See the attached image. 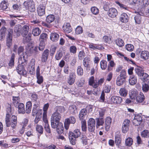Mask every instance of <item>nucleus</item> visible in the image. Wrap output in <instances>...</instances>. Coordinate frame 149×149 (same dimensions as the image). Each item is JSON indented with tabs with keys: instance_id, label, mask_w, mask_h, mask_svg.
<instances>
[{
	"instance_id": "1",
	"label": "nucleus",
	"mask_w": 149,
	"mask_h": 149,
	"mask_svg": "<svg viewBox=\"0 0 149 149\" xmlns=\"http://www.w3.org/2000/svg\"><path fill=\"white\" fill-rule=\"evenodd\" d=\"M52 128L56 129L57 132L61 134L63 132L64 128L63 123L60 121L51 122Z\"/></svg>"
},
{
	"instance_id": "2",
	"label": "nucleus",
	"mask_w": 149,
	"mask_h": 149,
	"mask_svg": "<svg viewBox=\"0 0 149 149\" xmlns=\"http://www.w3.org/2000/svg\"><path fill=\"white\" fill-rule=\"evenodd\" d=\"M10 114H7L6 115L5 118L6 124L7 127H11L13 130L16 128L17 123L10 120Z\"/></svg>"
},
{
	"instance_id": "3",
	"label": "nucleus",
	"mask_w": 149,
	"mask_h": 149,
	"mask_svg": "<svg viewBox=\"0 0 149 149\" xmlns=\"http://www.w3.org/2000/svg\"><path fill=\"white\" fill-rule=\"evenodd\" d=\"M23 5L26 8L31 12L35 11L36 10L35 4L32 1H25L23 3Z\"/></svg>"
},
{
	"instance_id": "4",
	"label": "nucleus",
	"mask_w": 149,
	"mask_h": 149,
	"mask_svg": "<svg viewBox=\"0 0 149 149\" xmlns=\"http://www.w3.org/2000/svg\"><path fill=\"white\" fill-rule=\"evenodd\" d=\"M95 121L93 118H90L88 121V129L90 132H94L95 130Z\"/></svg>"
},
{
	"instance_id": "5",
	"label": "nucleus",
	"mask_w": 149,
	"mask_h": 149,
	"mask_svg": "<svg viewBox=\"0 0 149 149\" xmlns=\"http://www.w3.org/2000/svg\"><path fill=\"white\" fill-rule=\"evenodd\" d=\"M26 65H23V64H19L16 68V70L17 73L20 75H23L26 77L27 72L24 69V66Z\"/></svg>"
},
{
	"instance_id": "6",
	"label": "nucleus",
	"mask_w": 149,
	"mask_h": 149,
	"mask_svg": "<svg viewBox=\"0 0 149 149\" xmlns=\"http://www.w3.org/2000/svg\"><path fill=\"white\" fill-rule=\"evenodd\" d=\"M76 119L73 116H70L69 118L65 119L64 122V127L66 130L68 129L70 123L74 124L76 122Z\"/></svg>"
},
{
	"instance_id": "7",
	"label": "nucleus",
	"mask_w": 149,
	"mask_h": 149,
	"mask_svg": "<svg viewBox=\"0 0 149 149\" xmlns=\"http://www.w3.org/2000/svg\"><path fill=\"white\" fill-rule=\"evenodd\" d=\"M130 121L128 119H125L123 122L122 127V131L124 133H126L129 130Z\"/></svg>"
},
{
	"instance_id": "8",
	"label": "nucleus",
	"mask_w": 149,
	"mask_h": 149,
	"mask_svg": "<svg viewBox=\"0 0 149 149\" xmlns=\"http://www.w3.org/2000/svg\"><path fill=\"white\" fill-rule=\"evenodd\" d=\"M107 14L110 17L113 18L116 17L118 15V11L115 8H111L109 9Z\"/></svg>"
},
{
	"instance_id": "9",
	"label": "nucleus",
	"mask_w": 149,
	"mask_h": 149,
	"mask_svg": "<svg viewBox=\"0 0 149 149\" xmlns=\"http://www.w3.org/2000/svg\"><path fill=\"white\" fill-rule=\"evenodd\" d=\"M111 102L112 104H120L122 102V98L118 96H113L110 99Z\"/></svg>"
},
{
	"instance_id": "10",
	"label": "nucleus",
	"mask_w": 149,
	"mask_h": 149,
	"mask_svg": "<svg viewBox=\"0 0 149 149\" xmlns=\"http://www.w3.org/2000/svg\"><path fill=\"white\" fill-rule=\"evenodd\" d=\"M26 52H25V54L23 53L22 55L20 56L19 58V63L23 64V65H26L27 61L28 56L26 55Z\"/></svg>"
},
{
	"instance_id": "11",
	"label": "nucleus",
	"mask_w": 149,
	"mask_h": 149,
	"mask_svg": "<svg viewBox=\"0 0 149 149\" xmlns=\"http://www.w3.org/2000/svg\"><path fill=\"white\" fill-rule=\"evenodd\" d=\"M22 29L21 25L19 24L16 25L14 28V33L13 36L15 37H17L20 35Z\"/></svg>"
},
{
	"instance_id": "12",
	"label": "nucleus",
	"mask_w": 149,
	"mask_h": 149,
	"mask_svg": "<svg viewBox=\"0 0 149 149\" xmlns=\"http://www.w3.org/2000/svg\"><path fill=\"white\" fill-rule=\"evenodd\" d=\"M61 119L60 114L57 112H55L52 114L51 118V122L60 121Z\"/></svg>"
},
{
	"instance_id": "13",
	"label": "nucleus",
	"mask_w": 149,
	"mask_h": 149,
	"mask_svg": "<svg viewBox=\"0 0 149 149\" xmlns=\"http://www.w3.org/2000/svg\"><path fill=\"white\" fill-rule=\"evenodd\" d=\"M76 79L75 73L72 72L70 73L67 82L70 85H72L74 83Z\"/></svg>"
},
{
	"instance_id": "14",
	"label": "nucleus",
	"mask_w": 149,
	"mask_h": 149,
	"mask_svg": "<svg viewBox=\"0 0 149 149\" xmlns=\"http://www.w3.org/2000/svg\"><path fill=\"white\" fill-rule=\"evenodd\" d=\"M63 30L65 33H68L72 31V28L69 23H65L63 27Z\"/></svg>"
},
{
	"instance_id": "15",
	"label": "nucleus",
	"mask_w": 149,
	"mask_h": 149,
	"mask_svg": "<svg viewBox=\"0 0 149 149\" xmlns=\"http://www.w3.org/2000/svg\"><path fill=\"white\" fill-rule=\"evenodd\" d=\"M144 15V14L142 12L137 13L134 17L135 23L137 24H140L141 22V16Z\"/></svg>"
},
{
	"instance_id": "16",
	"label": "nucleus",
	"mask_w": 149,
	"mask_h": 149,
	"mask_svg": "<svg viewBox=\"0 0 149 149\" xmlns=\"http://www.w3.org/2000/svg\"><path fill=\"white\" fill-rule=\"evenodd\" d=\"M45 7L42 5H39L37 8V11L38 15L42 16L45 13Z\"/></svg>"
},
{
	"instance_id": "17",
	"label": "nucleus",
	"mask_w": 149,
	"mask_h": 149,
	"mask_svg": "<svg viewBox=\"0 0 149 149\" xmlns=\"http://www.w3.org/2000/svg\"><path fill=\"white\" fill-rule=\"evenodd\" d=\"M49 50L46 49L43 52L41 56V61L43 62H45L47 60L49 55Z\"/></svg>"
},
{
	"instance_id": "18",
	"label": "nucleus",
	"mask_w": 149,
	"mask_h": 149,
	"mask_svg": "<svg viewBox=\"0 0 149 149\" xmlns=\"http://www.w3.org/2000/svg\"><path fill=\"white\" fill-rule=\"evenodd\" d=\"M38 46H36L34 48L33 47H30L29 49V53L30 56L33 55L34 56H36L38 54Z\"/></svg>"
},
{
	"instance_id": "19",
	"label": "nucleus",
	"mask_w": 149,
	"mask_h": 149,
	"mask_svg": "<svg viewBox=\"0 0 149 149\" xmlns=\"http://www.w3.org/2000/svg\"><path fill=\"white\" fill-rule=\"evenodd\" d=\"M111 121V118L109 117H107L105 119V128L107 131H108L110 128Z\"/></svg>"
},
{
	"instance_id": "20",
	"label": "nucleus",
	"mask_w": 149,
	"mask_h": 149,
	"mask_svg": "<svg viewBox=\"0 0 149 149\" xmlns=\"http://www.w3.org/2000/svg\"><path fill=\"white\" fill-rule=\"evenodd\" d=\"M145 97L143 94L140 92V93L138 94L136 98V101L138 103H141L143 102L145 99Z\"/></svg>"
},
{
	"instance_id": "21",
	"label": "nucleus",
	"mask_w": 149,
	"mask_h": 149,
	"mask_svg": "<svg viewBox=\"0 0 149 149\" xmlns=\"http://www.w3.org/2000/svg\"><path fill=\"white\" fill-rule=\"evenodd\" d=\"M87 110L85 108L82 109L79 113V118L81 120H84L87 115Z\"/></svg>"
},
{
	"instance_id": "22",
	"label": "nucleus",
	"mask_w": 149,
	"mask_h": 149,
	"mask_svg": "<svg viewBox=\"0 0 149 149\" xmlns=\"http://www.w3.org/2000/svg\"><path fill=\"white\" fill-rule=\"evenodd\" d=\"M121 135L120 133H116L115 134V141L116 145L119 146L121 143Z\"/></svg>"
},
{
	"instance_id": "23",
	"label": "nucleus",
	"mask_w": 149,
	"mask_h": 149,
	"mask_svg": "<svg viewBox=\"0 0 149 149\" xmlns=\"http://www.w3.org/2000/svg\"><path fill=\"white\" fill-rule=\"evenodd\" d=\"M39 107V104L38 102L34 103L32 110L33 116H35L36 114H39L38 113Z\"/></svg>"
},
{
	"instance_id": "24",
	"label": "nucleus",
	"mask_w": 149,
	"mask_h": 149,
	"mask_svg": "<svg viewBox=\"0 0 149 149\" xmlns=\"http://www.w3.org/2000/svg\"><path fill=\"white\" fill-rule=\"evenodd\" d=\"M129 81V83L131 85H134L136 84L137 81L136 77L134 75H130Z\"/></svg>"
},
{
	"instance_id": "25",
	"label": "nucleus",
	"mask_w": 149,
	"mask_h": 149,
	"mask_svg": "<svg viewBox=\"0 0 149 149\" xmlns=\"http://www.w3.org/2000/svg\"><path fill=\"white\" fill-rule=\"evenodd\" d=\"M141 58L145 60H146L149 58V52L146 50L142 51L141 53Z\"/></svg>"
},
{
	"instance_id": "26",
	"label": "nucleus",
	"mask_w": 149,
	"mask_h": 149,
	"mask_svg": "<svg viewBox=\"0 0 149 149\" xmlns=\"http://www.w3.org/2000/svg\"><path fill=\"white\" fill-rule=\"evenodd\" d=\"M17 107L18 108V111L19 113L24 114L25 113L24 105L22 103H19Z\"/></svg>"
},
{
	"instance_id": "27",
	"label": "nucleus",
	"mask_w": 149,
	"mask_h": 149,
	"mask_svg": "<svg viewBox=\"0 0 149 149\" xmlns=\"http://www.w3.org/2000/svg\"><path fill=\"white\" fill-rule=\"evenodd\" d=\"M69 134L71 136H74L75 138H77L79 136H80L81 134V132L80 130L78 129H77L75 130L73 132H69Z\"/></svg>"
},
{
	"instance_id": "28",
	"label": "nucleus",
	"mask_w": 149,
	"mask_h": 149,
	"mask_svg": "<svg viewBox=\"0 0 149 149\" xmlns=\"http://www.w3.org/2000/svg\"><path fill=\"white\" fill-rule=\"evenodd\" d=\"M129 17L126 13H123L122 14L120 17V20L122 22L126 23L128 21Z\"/></svg>"
},
{
	"instance_id": "29",
	"label": "nucleus",
	"mask_w": 149,
	"mask_h": 149,
	"mask_svg": "<svg viewBox=\"0 0 149 149\" xmlns=\"http://www.w3.org/2000/svg\"><path fill=\"white\" fill-rule=\"evenodd\" d=\"M138 94V92L136 90L131 91L129 92L130 97L132 99H136Z\"/></svg>"
},
{
	"instance_id": "30",
	"label": "nucleus",
	"mask_w": 149,
	"mask_h": 149,
	"mask_svg": "<svg viewBox=\"0 0 149 149\" xmlns=\"http://www.w3.org/2000/svg\"><path fill=\"white\" fill-rule=\"evenodd\" d=\"M96 127L98 128L100 126H102L104 123V120L103 118H99L96 119Z\"/></svg>"
},
{
	"instance_id": "31",
	"label": "nucleus",
	"mask_w": 149,
	"mask_h": 149,
	"mask_svg": "<svg viewBox=\"0 0 149 149\" xmlns=\"http://www.w3.org/2000/svg\"><path fill=\"white\" fill-rule=\"evenodd\" d=\"M59 38V35L55 32L51 33L50 36V39L53 41H56Z\"/></svg>"
},
{
	"instance_id": "32",
	"label": "nucleus",
	"mask_w": 149,
	"mask_h": 149,
	"mask_svg": "<svg viewBox=\"0 0 149 149\" xmlns=\"http://www.w3.org/2000/svg\"><path fill=\"white\" fill-rule=\"evenodd\" d=\"M32 103L31 101L28 102L26 104L25 112L27 113H29L31 110Z\"/></svg>"
},
{
	"instance_id": "33",
	"label": "nucleus",
	"mask_w": 149,
	"mask_h": 149,
	"mask_svg": "<svg viewBox=\"0 0 149 149\" xmlns=\"http://www.w3.org/2000/svg\"><path fill=\"white\" fill-rule=\"evenodd\" d=\"M13 103L14 105L16 107H17V105L20 102V98L19 97L14 96L13 97Z\"/></svg>"
},
{
	"instance_id": "34",
	"label": "nucleus",
	"mask_w": 149,
	"mask_h": 149,
	"mask_svg": "<svg viewBox=\"0 0 149 149\" xmlns=\"http://www.w3.org/2000/svg\"><path fill=\"white\" fill-rule=\"evenodd\" d=\"M29 30V26L27 25L23 26L22 30V35H26L28 34Z\"/></svg>"
},
{
	"instance_id": "35",
	"label": "nucleus",
	"mask_w": 149,
	"mask_h": 149,
	"mask_svg": "<svg viewBox=\"0 0 149 149\" xmlns=\"http://www.w3.org/2000/svg\"><path fill=\"white\" fill-rule=\"evenodd\" d=\"M6 28L3 26V27L0 29V35L1 39L0 40H3L5 38V36L6 31Z\"/></svg>"
},
{
	"instance_id": "36",
	"label": "nucleus",
	"mask_w": 149,
	"mask_h": 149,
	"mask_svg": "<svg viewBox=\"0 0 149 149\" xmlns=\"http://www.w3.org/2000/svg\"><path fill=\"white\" fill-rule=\"evenodd\" d=\"M41 32V30L38 28H35L33 29L32 31V34L35 36H39Z\"/></svg>"
},
{
	"instance_id": "37",
	"label": "nucleus",
	"mask_w": 149,
	"mask_h": 149,
	"mask_svg": "<svg viewBox=\"0 0 149 149\" xmlns=\"http://www.w3.org/2000/svg\"><path fill=\"white\" fill-rule=\"evenodd\" d=\"M31 34H27L26 35H22L23 37V41L24 43L29 42L31 39Z\"/></svg>"
},
{
	"instance_id": "38",
	"label": "nucleus",
	"mask_w": 149,
	"mask_h": 149,
	"mask_svg": "<svg viewBox=\"0 0 149 149\" xmlns=\"http://www.w3.org/2000/svg\"><path fill=\"white\" fill-rule=\"evenodd\" d=\"M48 38V36L47 33H42L40 36L39 38L40 42H43L46 40Z\"/></svg>"
},
{
	"instance_id": "39",
	"label": "nucleus",
	"mask_w": 149,
	"mask_h": 149,
	"mask_svg": "<svg viewBox=\"0 0 149 149\" xmlns=\"http://www.w3.org/2000/svg\"><path fill=\"white\" fill-rule=\"evenodd\" d=\"M125 81V79L118 77L116 79V84L118 86H120L123 84Z\"/></svg>"
},
{
	"instance_id": "40",
	"label": "nucleus",
	"mask_w": 149,
	"mask_h": 149,
	"mask_svg": "<svg viewBox=\"0 0 149 149\" xmlns=\"http://www.w3.org/2000/svg\"><path fill=\"white\" fill-rule=\"evenodd\" d=\"M80 139L83 145H86L87 144V139L86 136L85 135L82 134L81 136Z\"/></svg>"
},
{
	"instance_id": "41",
	"label": "nucleus",
	"mask_w": 149,
	"mask_h": 149,
	"mask_svg": "<svg viewBox=\"0 0 149 149\" xmlns=\"http://www.w3.org/2000/svg\"><path fill=\"white\" fill-rule=\"evenodd\" d=\"M119 93L121 96L125 97L127 94V91L125 88H122L120 89Z\"/></svg>"
},
{
	"instance_id": "42",
	"label": "nucleus",
	"mask_w": 149,
	"mask_h": 149,
	"mask_svg": "<svg viewBox=\"0 0 149 149\" xmlns=\"http://www.w3.org/2000/svg\"><path fill=\"white\" fill-rule=\"evenodd\" d=\"M139 77L143 81H146L148 79V78L149 77V75L146 73H145L144 71L142 73Z\"/></svg>"
},
{
	"instance_id": "43",
	"label": "nucleus",
	"mask_w": 149,
	"mask_h": 149,
	"mask_svg": "<svg viewBox=\"0 0 149 149\" xmlns=\"http://www.w3.org/2000/svg\"><path fill=\"white\" fill-rule=\"evenodd\" d=\"M54 19L55 17L54 16L52 15H50L47 16L46 21L47 23H50L52 22Z\"/></svg>"
},
{
	"instance_id": "44",
	"label": "nucleus",
	"mask_w": 149,
	"mask_h": 149,
	"mask_svg": "<svg viewBox=\"0 0 149 149\" xmlns=\"http://www.w3.org/2000/svg\"><path fill=\"white\" fill-rule=\"evenodd\" d=\"M116 44L119 47H122L124 45L123 41L121 38H117L116 40Z\"/></svg>"
},
{
	"instance_id": "45",
	"label": "nucleus",
	"mask_w": 149,
	"mask_h": 149,
	"mask_svg": "<svg viewBox=\"0 0 149 149\" xmlns=\"http://www.w3.org/2000/svg\"><path fill=\"white\" fill-rule=\"evenodd\" d=\"M8 5L5 1H2L0 4V7L3 10H5L8 9Z\"/></svg>"
},
{
	"instance_id": "46",
	"label": "nucleus",
	"mask_w": 149,
	"mask_h": 149,
	"mask_svg": "<svg viewBox=\"0 0 149 149\" xmlns=\"http://www.w3.org/2000/svg\"><path fill=\"white\" fill-rule=\"evenodd\" d=\"M133 143V139L130 137H128L125 140V144L126 146H130Z\"/></svg>"
},
{
	"instance_id": "47",
	"label": "nucleus",
	"mask_w": 149,
	"mask_h": 149,
	"mask_svg": "<svg viewBox=\"0 0 149 149\" xmlns=\"http://www.w3.org/2000/svg\"><path fill=\"white\" fill-rule=\"evenodd\" d=\"M120 78H122L126 80L127 78L126 72L124 70H122L120 72V75L118 76Z\"/></svg>"
},
{
	"instance_id": "48",
	"label": "nucleus",
	"mask_w": 149,
	"mask_h": 149,
	"mask_svg": "<svg viewBox=\"0 0 149 149\" xmlns=\"http://www.w3.org/2000/svg\"><path fill=\"white\" fill-rule=\"evenodd\" d=\"M100 67L102 70H105L107 66V62L104 60H102L100 63Z\"/></svg>"
},
{
	"instance_id": "49",
	"label": "nucleus",
	"mask_w": 149,
	"mask_h": 149,
	"mask_svg": "<svg viewBox=\"0 0 149 149\" xmlns=\"http://www.w3.org/2000/svg\"><path fill=\"white\" fill-rule=\"evenodd\" d=\"M15 57V56L14 54H12L9 63V65L10 66L12 67L14 65Z\"/></svg>"
},
{
	"instance_id": "50",
	"label": "nucleus",
	"mask_w": 149,
	"mask_h": 149,
	"mask_svg": "<svg viewBox=\"0 0 149 149\" xmlns=\"http://www.w3.org/2000/svg\"><path fill=\"white\" fill-rule=\"evenodd\" d=\"M36 129V131L39 134H42L43 133V128L42 126L38 125H37Z\"/></svg>"
},
{
	"instance_id": "51",
	"label": "nucleus",
	"mask_w": 149,
	"mask_h": 149,
	"mask_svg": "<svg viewBox=\"0 0 149 149\" xmlns=\"http://www.w3.org/2000/svg\"><path fill=\"white\" fill-rule=\"evenodd\" d=\"M142 89L143 91L144 92H148L149 89V86L148 84L145 83L143 82V84Z\"/></svg>"
},
{
	"instance_id": "52",
	"label": "nucleus",
	"mask_w": 149,
	"mask_h": 149,
	"mask_svg": "<svg viewBox=\"0 0 149 149\" xmlns=\"http://www.w3.org/2000/svg\"><path fill=\"white\" fill-rule=\"evenodd\" d=\"M12 38L7 37L6 38V45L8 48H9L12 45Z\"/></svg>"
},
{
	"instance_id": "53",
	"label": "nucleus",
	"mask_w": 149,
	"mask_h": 149,
	"mask_svg": "<svg viewBox=\"0 0 149 149\" xmlns=\"http://www.w3.org/2000/svg\"><path fill=\"white\" fill-rule=\"evenodd\" d=\"M81 128L83 131L85 132L87 130L86 122L85 120H83L81 122Z\"/></svg>"
},
{
	"instance_id": "54",
	"label": "nucleus",
	"mask_w": 149,
	"mask_h": 149,
	"mask_svg": "<svg viewBox=\"0 0 149 149\" xmlns=\"http://www.w3.org/2000/svg\"><path fill=\"white\" fill-rule=\"evenodd\" d=\"M63 56V53L61 51H57L55 56V58L56 60H58L61 59Z\"/></svg>"
},
{
	"instance_id": "55",
	"label": "nucleus",
	"mask_w": 149,
	"mask_h": 149,
	"mask_svg": "<svg viewBox=\"0 0 149 149\" xmlns=\"http://www.w3.org/2000/svg\"><path fill=\"white\" fill-rule=\"evenodd\" d=\"M69 50L70 53L73 54H75L77 52V48L75 46H71L70 47Z\"/></svg>"
},
{
	"instance_id": "56",
	"label": "nucleus",
	"mask_w": 149,
	"mask_h": 149,
	"mask_svg": "<svg viewBox=\"0 0 149 149\" xmlns=\"http://www.w3.org/2000/svg\"><path fill=\"white\" fill-rule=\"evenodd\" d=\"M91 11L92 13L95 15H97L99 13V10L96 7H92L91 8Z\"/></svg>"
},
{
	"instance_id": "57",
	"label": "nucleus",
	"mask_w": 149,
	"mask_h": 149,
	"mask_svg": "<svg viewBox=\"0 0 149 149\" xmlns=\"http://www.w3.org/2000/svg\"><path fill=\"white\" fill-rule=\"evenodd\" d=\"M82 27L81 26H78L75 29V33L77 34L81 33L83 32Z\"/></svg>"
},
{
	"instance_id": "58",
	"label": "nucleus",
	"mask_w": 149,
	"mask_h": 149,
	"mask_svg": "<svg viewBox=\"0 0 149 149\" xmlns=\"http://www.w3.org/2000/svg\"><path fill=\"white\" fill-rule=\"evenodd\" d=\"M135 70L136 73L139 76H140L143 72V70H142L139 67H137L135 69Z\"/></svg>"
},
{
	"instance_id": "59",
	"label": "nucleus",
	"mask_w": 149,
	"mask_h": 149,
	"mask_svg": "<svg viewBox=\"0 0 149 149\" xmlns=\"http://www.w3.org/2000/svg\"><path fill=\"white\" fill-rule=\"evenodd\" d=\"M69 109L70 113L72 114H74L76 109V107L75 106L73 105L70 106Z\"/></svg>"
},
{
	"instance_id": "60",
	"label": "nucleus",
	"mask_w": 149,
	"mask_h": 149,
	"mask_svg": "<svg viewBox=\"0 0 149 149\" xmlns=\"http://www.w3.org/2000/svg\"><path fill=\"white\" fill-rule=\"evenodd\" d=\"M64 111V108L63 107L57 106L56 107V109L55 112H57L60 113H61Z\"/></svg>"
},
{
	"instance_id": "61",
	"label": "nucleus",
	"mask_w": 149,
	"mask_h": 149,
	"mask_svg": "<svg viewBox=\"0 0 149 149\" xmlns=\"http://www.w3.org/2000/svg\"><path fill=\"white\" fill-rule=\"evenodd\" d=\"M103 40L105 42L108 43H110L111 42V38L106 36L103 37Z\"/></svg>"
},
{
	"instance_id": "62",
	"label": "nucleus",
	"mask_w": 149,
	"mask_h": 149,
	"mask_svg": "<svg viewBox=\"0 0 149 149\" xmlns=\"http://www.w3.org/2000/svg\"><path fill=\"white\" fill-rule=\"evenodd\" d=\"M45 42H40L39 46L38 47L40 51H43L45 49Z\"/></svg>"
},
{
	"instance_id": "63",
	"label": "nucleus",
	"mask_w": 149,
	"mask_h": 149,
	"mask_svg": "<svg viewBox=\"0 0 149 149\" xmlns=\"http://www.w3.org/2000/svg\"><path fill=\"white\" fill-rule=\"evenodd\" d=\"M76 138L74 137V136H71L69 134V139L70 142V143L72 145H74L75 144V141H76Z\"/></svg>"
},
{
	"instance_id": "64",
	"label": "nucleus",
	"mask_w": 149,
	"mask_h": 149,
	"mask_svg": "<svg viewBox=\"0 0 149 149\" xmlns=\"http://www.w3.org/2000/svg\"><path fill=\"white\" fill-rule=\"evenodd\" d=\"M85 54L84 51H80L78 54V58L79 60H81L83 59L85 56Z\"/></svg>"
}]
</instances>
